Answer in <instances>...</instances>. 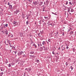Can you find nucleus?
<instances>
[{
  "mask_svg": "<svg viewBox=\"0 0 76 76\" xmlns=\"http://www.w3.org/2000/svg\"><path fill=\"white\" fill-rule=\"evenodd\" d=\"M41 20L39 21V22L40 23V24H41V23L44 22V19L42 18V17H41Z\"/></svg>",
  "mask_w": 76,
  "mask_h": 76,
  "instance_id": "obj_1",
  "label": "nucleus"
},
{
  "mask_svg": "<svg viewBox=\"0 0 76 76\" xmlns=\"http://www.w3.org/2000/svg\"><path fill=\"white\" fill-rule=\"evenodd\" d=\"M12 23L13 24L14 26H15L16 25H17V22L15 21H14Z\"/></svg>",
  "mask_w": 76,
  "mask_h": 76,
  "instance_id": "obj_2",
  "label": "nucleus"
},
{
  "mask_svg": "<svg viewBox=\"0 0 76 76\" xmlns=\"http://www.w3.org/2000/svg\"><path fill=\"white\" fill-rule=\"evenodd\" d=\"M3 29H4V28L2 27V26H0V31H3Z\"/></svg>",
  "mask_w": 76,
  "mask_h": 76,
  "instance_id": "obj_3",
  "label": "nucleus"
},
{
  "mask_svg": "<svg viewBox=\"0 0 76 76\" xmlns=\"http://www.w3.org/2000/svg\"><path fill=\"white\" fill-rule=\"evenodd\" d=\"M1 26L3 27V28H6V26H5V25H1Z\"/></svg>",
  "mask_w": 76,
  "mask_h": 76,
  "instance_id": "obj_4",
  "label": "nucleus"
},
{
  "mask_svg": "<svg viewBox=\"0 0 76 76\" xmlns=\"http://www.w3.org/2000/svg\"><path fill=\"white\" fill-rule=\"evenodd\" d=\"M38 1H37L34 2V4H38Z\"/></svg>",
  "mask_w": 76,
  "mask_h": 76,
  "instance_id": "obj_5",
  "label": "nucleus"
},
{
  "mask_svg": "<svg viewBox=\"0 0 76 76\" xmlns=\"http://www.w3.org/2000/svg\"><path fill=\"white\" fill-rule=\"evenodd\" d=\"M50 25H51V26H54V23H51L50 24Z\"/></svg>",
  "mask_w": 76,
  "mask_h": 76,
  "instance_id": "obj_6",
  "label": "nucleus"
},
{
  "mask_svg": "<svg viewBox=\"0 0 76 76\" xmlns=\"http://www.w3.org/2000/svg\"><path fill=\"white\" fill-rule=\"evenodd\" d=\"M9 6L10 8V9H12V5H10Z\"/></svg>",
  "mask_w": 76,
  "mask_h": 76,
  "instance_id": "obj_7",
  "label": "nucleus"
},
{
  "mask_svg": "<svg viewBox=\"0 0 76 76\" xmlns=\"http://www.w3.org/2000/svg\"><path fill=\"white\" fill-rule=\"evenodd\" d=\"M73 34V31H72L70 33H69V34H70L71 35H72Z\"/></svg>",
  "mask_w": 76,
  "mask_h": 76,
  "instance_id": "obj_8",
  "label": "nucleus"
},
{
  "mask_svg": "<svg viewBox=\"0 0 76 76\" xmlns=\"http://www.w3.org/2000/svg\"><path fill=\"white\" fill-rule=\"evenodd\" d=\"M19 12V10H16V14H17V13H18Z\"/></svg>",
  "mask_w": 76,
  "mask_h": 76,
  "instance_id": "obj_9",
  "label": "nucleus"
},
{
  "mask_svg": "<svg viewBox=\"0 0 76 76\" xmlns=\"http://www.w3.org/2000/svg\"><path fill=\"white\" fill-rule=\"evenodd\" d=\"M34 52H30V53L31 54H34Z\"/></svg>",
  "mask_w": 76,
  "mask_h": 76,
  "instance_id": "obj_10",
  "label": "nucleus"
},
{
  "mask_svg": "<svg viewBox=\"0 0 76 76\" xmlns=\"http://www.w3.org/2000/svg\"><path fill=\"white\" fill-rule=\"evenodd\" d=\"M46 44L44 41H43L42 42V45H44L45 44Z\"/></svg>",
  "mask_w": 76,
  "mask_h": 76,
  "instance_id": "obj_11",
  "label": "nucleus"
},
{
  "mask_svg": "<svg viewBox=\"0 0 76 76\" xmlns=\"http://www.w3.org/2000/svg\"><path fill=\"white\" fill-rule=\"evenodd\" d=\"M63 45H62L61 47V48H63V49L65 50L66 49V48H65V47H63Z\"/></svg>",
  "mask_w": 76,
  "mask_h": 76,
  "instance_id": "obj_12",
  "label": "nucleus"
},
{
  "mask_svg": "<svg viewBox=\"0 0 76 76\" xmlns=\"http://www.w3.org/2000/svg\"><path fill=\"white\" fill-rule=\"evenodd\" d=\"M8 67H11V64H8Z\"/></svg>",
  "mask_w": 76,
  "mask_h": 76,
  "instance_id": "obj_13",
  "label": "nucleus"
},
{
  "mask_svg": "<svg viewBox=\"0 0 76 76\" xmlns=\"http://www.w3.org/2000/svg\"><path fill=\"white\" fill-rule=\"evenodd\" d=\"M31 69H30V68H29L28 69V72H29V71H31Z\"/></svg>",
  "mask_w": 76,
  "mask_h": 76,
  "instance_id": "obj_14",
  "label": "nucleus"
},
{
  "mask_svg": "<svg viewBox=\"0 0 76 76\" xmlns=\"http://www.w3.org/2000/svg\"><path fill=\"white\" fill-rule=\"evenodd\" d=\"M21 65H23V61H21Z\"/></svg>",
  "mask_w": 76,
  "mask_h": 76,
  "instance_id": "obj_15",
  "label": "nucleus"
},
{
  "mask_svg": "<svg viewBox=\"0 0 76 76\" xmlns=\"http://www.w3.org/2000/svg\"><path fill=\"white\" fill-rule=\"evenodd\" d=\"M5 34H6V35H7V34H8L7 31H5Z\"/></svg>",
  "mask_w": 76,
  "mask_h": 76,
  "instance_id": "obj_16",
  "label": "nucleus"
},
{
  "mask_svg": "<svg viewBox=\"0 0 76 76\" xmlns=\"http://www.w3.org/2000/svg\"><path fill=\"white\" fill-rule=\"evenodd\" d=\"M36 61H37V63H39V60H36Z\"/></svg>",
  "mask_w": 76,
  "mask_h": 76,
  "instance_id": "obj_17",
  "label": "nucleus"
},
{
  "mask_svg": "<svg viewBox=\"0 0 76 76\" xmlns=\"http://www.w3.org/2000/svg\"><path fill=\"white\" fill-rule=\"evenodd\" d=\"M33 46H35V47L36 48H37V46H36V45H35V44H34V45H33Z\"/></svg>",
  "mask_w": 76,
  "mask_h": 76,
  "instance_id": "obj_18",
  "label": "nucleus"
},
{
  "mask_svg": "<svg viewBox=\"0 0 76 76\" xmlns=\"http://www.w3.org/2000/svg\"><path fill=\"white\" fill-rule=\"evenodd\" d=\"M74 10L73 9H72L71 10V12H73Z\"/></svg>",
  "mask_w": 76,
  "mask_h": 76,
  "instance_id": "obj_19",
  "label": "nucleus"
},
{
  "mask_svg": "<svg viewBox=\"0 0 76 76\" xmlns=\"http://www.w3.org/2000/svg\"><path fill=\"white\" fill-rule=\"evenodd\" d=\"M1 31H2L1 32H2V34H4V32L3 31V30H1Z\"/></svg>",
  "mask_w": 76,
  "mask_h": 76,
  "instance_id": "obj_20",
  "label": "nucleus"
},
{
  "mask_svg": "<svg viewBox=\"0 0 76 76\" xmlns=\"http://www.w3.org/2000/svg\"><path fill=\"white\" fill-rule=\"evenodd\" d=\"M20 35L21 37H22V36H23V34H20Z\"/></svg>",
  "mask_w": 76,
  "mask_h": 76,
  "instance_id": "obj_21",
  "label": "nucleus"
},
{
  "mask_svg": "<svg viewBox=\"0 0 76 76\" xmlns=\"http://www.w3.org/2000/svg\"><path fill=\"white\" fill-rule=\"evenodd\" d=\"M26 24L27 25H28V24H29V22H28V21H27L26 22Z\"/></svg>",
  "mask_w": 76,
  "mask_h": 76,
  "instance_id": "obj_22",
  "label": "nucleus"
},
{
  "mask_svg": "<svg viewBox=\"0 0 76 76\" xmlns=\"http://www.w3.org/2000/svg\"><path fill=\"white\" fill-rule=\"evenodd\" d=\"M5 26H6V27H7V26H8V24H6L5 25Z\"/></svg>",
  "mask_w": 76,
  "mask_h": 76,
  "instance_id": "obj_23",
  "label": "nucleus"
},
{
  "mask_svg": "<svg viewBox=\"0 0 76 76\" xmlns=\"http://www.w3.org/2000/svg\"><path fill=\"white\" fill-rule=\"evenodd\" d=\"M71 69H72V70H73V68H72V66H71Z\"/></svg>",
  "mask_w": 76,
  "mask_h": 76,
  "instance_id": "obj_24",
  "label": "nucleus"
},
{
  "mask_svg": "<svg viewBox=\"0 0 76 76\" xmlns=\"http://www.w3.org/2000/svg\"><path fill=\"white\" fill-rule=\"evenodd\" d=\"M7 42H8V43H9V44H10V42H9V41Z\"/></svg>",
  "mask_w": 76,
  "mask_h": 76,
  "instance_id": "obj_25",
  "label": "nucleus"
},
{
  "mask_svg": "<svg viewBox=\"0 0 76 76\" xmlns=\"http://www.w3.org/2000/svg\"><path fill=\"white\" fill-rule=\"evenodd\" d=\"M14 52L15 54H16V53H17V51H14Z\"/></svg>",
  "mask_w": 76,
  "mask_h": 76,
  "instance_id": "obj_26",
  "label": "nucleus"
},
{
  "mask_svg": "<svg viewBox=\"0 0 76 76\" xmlns=\"http://www.w3.org/2000/svg\"><path fill=\"white\" fill-rule=\"evenodd\" d=\"M68 4V1H67L66 2V4L67 5V4Z\"/></svg>",
  "mask_w": 76,
  "mask_h": 76,
  "instance_id": "obj_27",
  "label": "nucleus"
},
{
  "mask_svg": "<svg viewBox=\"0 0 76 76\" xmlns=\"http://www.w3.org/2000/svg\"><path fill=\"white\" fill-rule=\"evenodd\" d=\"M12 48H14V49H15V47H14V46H13V47H12Z\"/></svg>",
  "mask_w": 76,
  "mask_h": 76,
  "instance_id": "obj_28",
  "label": "nucleus"
},
{
  "mask_svg": "<svg viewBox=\"0 0 76 76\" xmlns=\"http://www.w3.org/2000/svg\"><path fill=\"white\" fill-rule=\"evenodd\" d=\"M69 4H71V5H72V4L71 3V2H69Z\"/></svg>",
  "mask_w": 76,
  "mask_h": 76,
  "instance_id": "obj_29",
  "label": "nucleus"
},
{
  "mask_svg": "<svg viewBox=\"0 0 76 76\" xmlns=\"http://www.w3.org/2000/svg\"><path fill=\"white\" fill-rule=\"evenodd\" d=\"M7 4H8V5H9H9H10V3H9V2H8Z\"/></svg>",
  "mask_w": 76,
  "mask_h": 76,
  "instance_id": "obj_30",
  "label": "nucleus"
},
{
  "mask_svg": "<svg viewBox=\"0 0 76 76\" xmlns=\"http://www.w3.org/2000/svg\"><path fill=\"white\" fill-rule=\"evenodd\" d=\"M68 12H70V9H68Z\"/></svg>",
  "mask_w": 76,
  "mask_h": 76,
  "instance_id": "obj_31",
  "label": "nucleus"
},
{
  "mask_svg": "<svg viewBox=\"0 0 76 76\" xmlns=\"http://www.w3.org/2000/svg\"><path fill=\"white\" fill-rule=\"evenodd\" d=\"M62 35L63 36H64V33H63V34H62Z\"/></svg>",
  "mask_w": 76,
  "mask_h": 76,
  "instance_id": "obj_32",
  "label": "nucleus"
},
{
  "mask_svg": "<svg viewBox=\"0 0 76 76\" xmlns=\"http://www.w3.org/2000/svg\"><path fill=\"white\" fill-rule=\"evenodd\" d=\"M22 54V52H21L20 53V54Z\"/></svg>",
  "mask_w": 76,
  "mask_h": 76,
  "instance_id": "obj_33",
  "label": "nucleus"
},
{
  "mask_svg": "<svg viewBox=\"0 0 76 76\" xmlns=\"http://www.w3.org/2000/svg\"><path fill=\"white\" fill-rule=\"evenodd\" d=\"M13 37V35H12V34L11 35V37Z\"/></svg>",
  "mask_w": 76,
  "mask_h": 76,
  "instance_id": "obj_34",
  "label": "nucleus"
},
{
  "mask_svg": "<svg viewBox=\"0 0 76 76\" xmlns=\"http://www.w3.org/2000/svg\"><path fill=\"white\" fill-rule=\"evenodd\" d=\"M48 18V17H45V19H47V18Z\"/></svg>",
  "mask_w": 76,
  "mask_h": 76,
  "instance_id": "obj_35",
  "label": "nucleus"
},
{
  "mask_svg": "<svg viewBox=\"0 0 76 76\" xmlns=\"http://www.w3.org/2000/svg\"><path fill=\"white\" fill-rule=\"evenodd\" d=\"M48 41L49 42H50V39H49L48 40Z\"/></svg>",
  "mask_w": 76,
  "mask_h": 76,
  "instance_id": "obj_36",
  "label": "nucleus"
},
{
  "mask_svg": "<svg viewBox=\"0 0 76 76\" xmlns=\"http://www.w3.org/2000/svg\"><path fill=\"white\" fill-rule=\"evenodd\" d=\"M68 48H69V47H66V49H68Z\"/></svg>",
  "mask_w": 76,
  "mask_h": 76,
  "instance_id": "obj_37",
  "label": "nucleus"
},
{
  "mask_svg": "<svg viewBox=\"0 0 76 76\" xmlns=\"http://www.w3.org/2000/svg\"><path fill=\"white\" fill-rule=\"evenodd\" d=\"M1 74L2 75H3V72H1Z\"/></svg>",
  "mask_w": 76,
  "mask_h": 76,
  "instance_id": "obj_38",
  "label": "nucleus"
},
{
  "mask_svg": "<svg viewBox=\"0 0 76 76\" xmlns=\"http://www.w3.org/2000/svg\"><path fill=\"white\" fill-rule=\"evenodd\" d=\"M68 60H69V61H70V58H69V59H68Z\"/></svg>",
  "mask_w": 76,
  "mask_h": 76,
  "instance_id": "obj_39",
  "label": "nucleus"
},
{
  "mask_svg": "<svg viewBox=\"0 0 76 76\" xmlns=\"http://www.w3.org/2000/svg\"><path fill=\"white\" fill-rule=\"evenodd\" d=\"M53 54H55V53H54V52H53Z\"/></svg>",
  "mask_w": 76,
  "mask_h": 76,
  "instance_id": "obj_40",
  "label": "nucleus"
},
{
  "mask_svg": "<svg viewBox=\"0 0 76 76\" xmlns=\"http://www.w3.org/2000/svg\"><path fill=\"white\" fill-rule=\"evenodd\" d=\"M40 34V33H39L38 34V35H39V36H40V35H39Z\"/></svg>",
  "mask_w": 76,
  "mask_h": 76,
  "instance_id": "obj_41",
  "label": "nucleus"
},
{
  "mask_svg": "<svg viewBox=\"0 0 76 76\" xmlns=\"http://www.w3.org/2000/svg\"><path fill=\"white\" fill-rule=\"evenodd\" d=\"M40 46H42V45L41 44H40Z\"/></svg>",
  "mask_w": 76,
  "mask_h": 76,
  "instance_id": "obj_42",
  "label": "nucleus"
},
{
  "mask_svg": "<svg viewBox=\"0 0 76 76\" xmlns=\"http://www.w3.org/2000/svg\"><path fill=\"white\" fill-rule=\"evenodd\" d=\"M10 37V35H9H9L8 36V37Z\"/></svg>",
  "mask_w": 76,
  "mask_h": 76,
  "instance_id": "obj_43",
  "label": "nucleus"
},
{
  "mask_svg": "<svg viewBox=\"0 0 76 76\" xmlns=\"http://www.w3.org/2000/svg\"><path fill=\"white\" fill-rule=\"evenodd\" d=\"M1 71H3V69H1Z\"/></svg>",
  "mask_w": 76,
  "mask_h": 76,
  "instance_id": "obj_44",
  "label": "nucleus"
},
{
  "mask_svg": "<svg viewBox=\"0 0 76 76\" xmlns=\"http://www.w3.org/2000/svg\"><path fill=\"white\" fill-rule=\"evenodd\" d=\"M10 47H12V45H10Z\"/></svg>",
  "mask_w": 76,
  "mask_h": 76,
  "instance_id": "obj_45",
  "label": "nucleus"
},
{
  "mask_svg": "<svg viewBox=\"0 0 76 76\" xmlns=\"http://www.w3.org/2000/svg\"><path fill=\"white\" fill-rule=\"evenodd\" d=\"M64 49H62V51H63V50H64Z\"/></svg>",
  "mask_w": 76,
  "mask_h": 76,
  "instance_id": "obj_46",
  "label": "nucleus"
},
{
  "mask_svg": "<svg viewBox=\"0 0 76 76\" xmlns=\"http://www.w3.org/2000/svg\"><path fill=\"white\" fill-rule=\"evenodd\" d=\"M60 48H58V50H60Z\"/></svg>",
  "mask_w": 76,
  "mask_h": 76,
  "instance_id": "obj_47",
  "label": "nucleus"
},
{
  "mask_svg": "<svg viewBox=\"0 0 76 76\" xmlns=\"http://www.w3.org/2000/svg\"><path fill=\"white\" fill-rule=\"evenodd\" d=\"M43 48H45V47L44 46H43Z\"/></svg>",
  "mask_w": 76,
  "mask_h": 76,
  "instance_id": "obj_48",
  "label": "nucleus"
},
{
  "mask_svg": "<svg viewBox=\"0 0 76 76\" xmlns=\"http://www.w3.org/2000/svg\"><path fill=\"white\" fill-rule=\"evenodd\" d=\"M25 70H27V68H26V69H25Z\"/></svg>",
  "mask_w": 76,
  "mask_h": 76,
  "instance_id": "obj_49",
  "label": "nucleus"
},
{
  "mask_svg": "<svg viewBox=\"0 0 76 76\" xmlns=\"http://www.w3.org/2000/svg\"><path fill=\"white\" fill-rule=\"evenodd\" d=\"M38 45L39 46V45L38 44Z\"/></svg>",
  "mask_w": 76,
  "mask_h": 76,
  "instance_id": "obj_50",
  "label": "nucleus"
},
{
  "mask_svg": "<svg viewBox=\"0 0 76 76\" xmlns=\"http://www.w3.org/2000/svg\"><path fill=\"white\" fill-rule=\"evenodd\" d=\"M70 29H72V28H70Z\"/></svg>",
  "mask_w": 76,
  "mask_h": 76,
  "instance_id": "obj_51",
  "label": "nucleus"
},
{
  "mask_svg": "<svg viewBox=\"0 0 76 76\" xmlns=\"http://www.w3.org/2000/svg\"><path fill=\"white\" fill-rule=\"evenodd\" d=\"M41 3H42H42L41 2Z\"/></svg>",
  "mask_w": 76,
  "mask_h": 76,
  "instance_id": "obj_52",
  "label": "nucleus"
},
{
  "mask_svg": "<svg viewBox=\"0 0 76 76\" xmlns=\"http://www.w3.org/2000/svg\"><path fill=\"white\" fill-rule=\"evenodd\" d=\"M47 42L48 44V42Z\"/></svg>",
  "mask_w": 76,
  "mask_h": 76,
  "instance_id": "obj_53",
  "label": "nucleus"
},
{
  "mask_svg": "<svg viewBox=\"0 0 76 76\" xmlns=\"http://www.w3.org/2000/svg\"><path fill=\"white\" fill-rule=\"evenodd\" d=\"M7 45H8V44H7Z\"/></svg>",
  "mask_w": 76,
  "mask_h": 76,
  "instance_id": "obj_54",
  "label": "nucleus"
},
{
  "mask_svg": "<svg viewBox=\"0 0 76 76\" xmlns=\"http://www.w3.org/2000/svg\"><path fill=\"white\" fill-rule=\"evenodd\" d=\"M50 25V24H49V26Z\"/></svg>",
  "mask_w": 76,
  "mask_h": 76,
  "instance_id": "obj_55",
  "label": "nucleus"
},
{
  "mask_svg": "<svg viewBox=\"0 0 76 76\" xmlns=\"http://www.w3.org/2000/svg\"><path fill=\"white\" fill-rule=\"evenodd\" d=\"M75 34H76V31L75 32Z\"/></svg>",
  "mask_w": 76,
  "mask_h": 76,
  "instance_id": "obj_56",
  "label": "nucleus"
},
{
  "mask_svg": "<svg viewBox=\"0 0 76 76\" xmlns=\"http://www.w3.org/2000/svg\"><path fill=\"white\" fill-rule=\"evenodd\" d=\"M1 76H2V75H1Z\"/></svg>",
  "mask_w": 76,
  "mask_h": 76,
  "instance_id": "obj_57",
  "label": "nucleus"
},
{
  "mask_svg": "<svg viewBox=\"0 0 76 76\" xmlns=\"http://www.w3.org/2000/svg\"><path fill=\"white\" fill-rule=\"evenodd\" d=\"M70 13V14H71V13Z\"/></svg>",
  "mask_w": 76,
  "mask_h": 76,
  "instance_id": "obj_58",
  "label": "nucleus"
},
{
  "mask_svg": "<svg viewBox=\"0 0 76 76\" xmlns=\"http://www.w3.org/2000/svg\"><path fill=\"white\" fill-rule=\"evenodd\" d=\"M63 31H64V30H63Z\"/></svg>",
  "mask_w": 76,
  "mask_h": 76,
  "instance_id": "obj_59",
  "label": "nucleus"
},
{
  "mask_svg": "<svg viewBox=\"0 0 76 76\" xmlns=\"http://www.w3.org/2000/svg\"><path fill=\"white\" fill-rule=\"evenodd\" d=\"M7 63V62L6 63V64Z\"/></svg>",
  "mask_w": 76,
  "mask_h": 76,
  "instance_id": "obj_60",
  "label": "nucleus"
},
{
  "mask_svg": "<svg viewBox=\"0 0 76 76\" xmlns=\"http://www.w3.org/2000/svg\"><path fill=\"white\" fill-rule=\"evenodd\" d=\"M52 13H53V12H52Z\"/></svg>",
  "mask_w": 76,
  "mask_h": 76,
  "instance_id": "obj_61",
  "label": "nucleus"
},
{
  "mask_svg": "<svg viewBox=\"0 0 76 76\" xmlns=\"http://www.w3.org/2000/svg\"><path fill=\"white\" fill-rule=\"evenodd\" d=\"M67 63V62H66V63Z\"/></svg>",
  "mask_w": 76,
  "mask_h": 76,
  "instance_id": "obj_62",
  "label": "nucleus"
},
{
  "mask_svg": "<svg viewBox=\"0 0 76 76\" xmlns=\"http://www.w3.org/2000/svg\"><path fill=\"white\" fill-rule=\"evenodd\" d=\"M10 51H11V50H10Z\"/></svg>",
  "mask_w": 76,
  "mask_h": 76,
  "instance_id": "obj_63",
  "label": "nucleus"
},
{
  "mask_svg": "<svg viewBox=\"0 0 76 76\" xmlns=\"http://www.w3.org/2000/svg\"><path fill=\"white\" fill-rule=\"evenodd\" d=\"M27 19H28V18H27Z\"/></svg>",
  "mask_w": 76,
  "mask_h": 76,
  "instance_id": "obj_64",
  "label": "nucleus"
}]
</instances>
